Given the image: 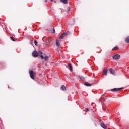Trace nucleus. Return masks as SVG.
Here are the masks:
<instances>
[{
  "instance_id": "f257e3e1",
  "label": "nucleus",
  "mask_w": 129,
  "mask_h": 129,
  "mask_svg": "<svg viewBox=\"0 0 129 129\" xmlns=\"http://www.w3.org/2000/svg\"><path fill=\"white\" fill-rule=\"evenodd\" d=\"M53 43L54 41H53V39L51 38H48L46 40V45H48L49 47H50V46H52Z\"/></svg>"
},
{
  "instance_id": "f03ea898",
  "label": "nucleus",
  "mask_w": 129,
  "mask_h": 129,
  "mask_svg": "<svg viewBox=\"0 0 129 129\" xmlns=\"http://www.w3.org/2000/svg\"><path fill=\"white\" fill-rule=\"evenodd\" d=\"M29 74L31 78H32V79H34V76L35 75V72H34L33 71H31L29 70Z\"/></svg>"
},
{
  "instance_id": "7ed1b4c3",
  "label": "nucleus",
  "mask_w": 129,
  "mask_h": 129,
  "mask_svg": "<svg viewBox=\"0 0 129 129\" xmlns=\"http://www.w3.org/2000/svg\"><path fill=\"white\" fill-rule=\"evenodd\" d=\"M113 60H118L120 59V55L119 54H115L113 56Z\"/></svg>"
},
{
  "instance_id": "20e7f679",
  "label": "nucleus",
  "mask_w": 129,
  "mask_h": 129,
  "mask_svg": "<svg viewBox=\"0 0 129 129\" xmlns=\"http://www.w3.org/2000/svg\"><path fill=\"white\" fill-rule=\"evenodd\" d=\"M121 89H123V88H114L112 89L111 90L113 92H116V91H119L120 90H121Z\"/></svg>"
},
{
  "instance_id": "39448f33",
  "label": "nucleus",
  "mask_w": 129,
  "mask_h": 129,
  "mask_svg": "<svg viewBox=\"0 0 129 129\" xmlns=\"http://www.w3.org/2000/svg\"><path fill=\"white\" fill-rule=\"evenodd\" d=\"M40 57L41 59H43L45 60V61H48V59H49V56H45L44 57L43 55H40Z\"/></svg>"
},
{
  "instance_id": "423d86ee",
  "label": "nucleus",
  "mask_w": 129,
  "mask_h": 129,
  "mask_svg": "<svg viewBox=\"0 0 129 129\" xmlns=\"http://www.w3.org/2000/svg\"><path fill=\"white\" fill-rule=\"evenodd\" d=\"M32 56H33V57H38V53L37 51H34L32 53Z\"/></svg>"
},
{
  "instance_id": "0eeeda50",
  "label": "nucleus",
  "mask_w": 129,
  "mask_h": 129,
  "mask_svg": "<svg viewBox=\"0 0 129 129\" xmlns=\"http://www.w3.org/2000/svg\"><path fill=\"white\" fill-rule=\"evenodd\" d=\"M67 34H68V32H67V33H63L59 37V39H63L65 36H66V35H67Z\"/></svg>"
},
{
  "instance_id": "6e6552de",
  "label": "nucleus",
  "mask_w": 129,
  "mask_h": 129,
  "mask_svg": "<svg viewBox=\"0 0 129 129\" xmlns=\"http://www.w3.org/2000/svg\"><path fill=\"white\" fill-rule=\"evenodd\" d=\"M109 71L110 73H111V74H113V75H114V71H113V70H112V69H109Z\"/></svg>"
},
{
  "instance_id": "1a4fd4ad",
  "label": "nucleus",
  "mask_w": 129,
  "mask_h": 129,
  "mask_svg": "<svg viewBox=\"0 0 129 129\" xmlns=\"http://www.w3.org/2000/svg\"><path fill=\"white\" fill-rule=\"evenodd\" d=\"M79 77L81 79V80H82L83 81H84V80H85V78L82 76H79Z\"/></svg>"
},
{
  "instance_id": "9d476101",
  "label": "nucleus",
  "mask_w": 129,
  "mask_h": 129,
  "mask_svg": "<svg viewBox=\"0 0 129 129\" xmlns=\"http://www.w3.org/2000/svg\"><path fill=\"white\" fill-rule=\"evenodd\" d=\"M60 89H61V90H63V91H65V90H66V87H65V86L62 85V86L61 87Z\"/></svg>"
},
{
  "instance_id": "9b49d317",
  "label": "nucleus",
  "mask_w": 129,
  "mask_h": 129,
  "mask_svg": "<svg viewBox=\"0 0 129 129\" xmlns=\"http://www.w3.org/2000/svg\"><path fill=\"white\" fill-rule=\"evenodd\" d=\"M100 126H101V127H102L103 128H104V129H106V126L103 124V123H101L100 124Z\"/></svg>"
},
{
  "instance_id": "f8f14e48",
  "label": "nucleus",
  "mask_w": 129,
  "mask_h": 129,
  "mask_svg": "<svg viewBox=\"0 0 129 129\" xmlns=\"http://www.w3.org/2000/svg\"><path fill=\"white\" fill-rule=\"evenodd\" d=\"M60 2L63 4H67L68 3V0H60Z\"/></svg>"
},
{
  "instance_id": "ddd939ff",
  "label": "nucleus",
  "mask_w": 129,
  "mask_h": 129,
  "mask_svg": "<svg viewBox=\"0 0 129 129\" xmlns=\"http://www.w3.org/2000/svg\"><path fill=\"white\" fill-rule=\"evenodd\" d=\"M56 45L58 47V48H60V42H59V41L56 40Z\"/></svg>"
},
{
  "instance_id": "4468645a",
  "label": "nucleus",
  "mask_w": 129,
  "mask_h": 129,
  "mask_svg": "<svg viewBox=\"0 0 129 129\" xmlns=\"http://www.w3.org/2000/svg\"><path fill=\"white\" fill-rule=\"evenodd\" d=\"M107 71H108L107 69H105V70H104L103 72V74H104V75H107Z\"/></svg>"
},
{
  "instance_id": "2eb2a0df",
  "label": "nucleus",
  "mask_w": 129,
  "mask_h": 129,
  "mask_svg": "<svg viewBox=\"0 0 129 129\" xmlns=\"http://www.w3.org/2000/svg\"><path fill=\"white\" fill-rule=\"evenodd\" d=\"M69 66V69L70 70V71L72 72L73 71V69H72V65L71 64H68Z\"/></svg>"
},
{
  "instance_id": "dca6fc26",
  "label": "nucleus",
  "mask_w": 129,
  "mask_h": 129,
  "mask_svg": "<svg viewBox=\"0 0 129 129\" xmlns=\"http://www.w3.org/2000/svg\"><path fill=\"white\" fill-rule=\"evenodd\" d=\"M125 43L127 44H128L129 43V37L126 38L125 40Z\"/></svg>"
},
{
  "instance_id": "f3484780",
  "label": "nucleus",
  "mask_w": 129,
  "mask_h": 129,
  "mask_svg": "<svg viewBox=\"0 0 129 129\" xmlns=\"http://www.w3.org/2000/svg\"><path fill=\"white\" fill-rule=\"evenodd\" d=\"M84 85H85L86 86H91V84H90L87 82H86L85 83Z\"/></svg>"
},
{
  "instance_id": "a211bd4d",
  "label": "nucleus",
  "mask_w": 129,
  "mask_h": 129,
  "mask_svg": "<svg viewBox=\"0 0 129 129\" xmlns=\"http://www.w3.org/2000/svg\"><path fill=\"white\" fill-rule=\"evenodd\" d=\"M118 47H117V46H115L112 49V51H114V50H118Z\"/></svg>"
},
{
  "instance_id": "6ab92c4d",
  "label": "nucleus",
  "mask_w": 129,
  "mask_h": 129,
  "mask_svg": "<svg viewBox=\"0 0 129 129\" xmlns=\"http://www.w3.org/2000/svg\"><path fill=\"white\" fill-rule=\"evenodd\" d=\"M34 44H35V46H37V45H38V42H37L36 40H35Z\"/></svg>"
},
{
  "instance_id": "aec40b11",
  "label": "nucleus",
  "mask_w": 129,
  "mask_h": 129,
  "mask_svg": "<svg viewBox=\"0 0 129 129\" xmlns=\"http://www.w3.org/2000/svg\"><path fill=\"white\" fill-rule=\"evenodd\" d=\"M38 54L39 55H42V51H39Z\"/></svg>"
},
{
  "instance_id": "412c9836",
  "label": "nucleus",
  "mask_w": 129,
  "mask_h": 129,
  "mask_svg": "<svg viewBox=\"0 0 129 129\" xmlns=\"http://www.w3.org/2000/svg\"><path fill=\"white\" fill-rule=\"evenodd\" d=\"M11 39L12 41H13V42H15V40H14V38L11 37Z\"/></svg>"
},
{
  "instance_id": "4be33fe9",
  "label": "nucleus",
  "mask_w": 129,
  "mask_h": 129,
  "mask_svg": "<svg viewBox=\"0 0 129 129\" xmlns=\"http://www.w3.org/2000/svg\"><path fill=\"white\" fill-rule=\"evenodd\" d=\"M86 109V111L87 112V111H89V109L88 108H86L85 109Z\"/></svg>"
},
{
  "instance_id": "5701e85b",
  "label": "nucleus",
  "mask_w": 129,
  "mask_h": 129,
  "mask_svg": "<svg viewBox=\"0 0 129 129\" xmlns=\"http://www.w3.org/2000/svg\"><path fill=\"white\" fill-rule=\"evenodd\" d=\"M70 11V8H68V12H69Z\"/></svg>"
},
{
  "instance_id": "b1692460",
  "label": "nucleus",
  "mask_w": 129,
  "mask_h": 129,
  "mask_svg": "<svg viewBox=\"0 0 129 129\" xmlns=\"http://www.w3.org/2000/svg\"><path fill=\"white\" fill-rule=\"evenodd\" d=\"M53 33H55V29L53 28Z\"/></svg>"
},
{
  "instance_id": "393cba45",
  "label": "nucleus",
  "mask_w": 129,
  "mask_h": 129,
  "mask_svg": "<svg viewBox=\"0 0 129 129\" xmlns=\"http://www.w3.org/2000/svg\"><path fill=\"white\" fill-rule=\"evenodd\" d=\"M63 11H64V10L61 9V12H63Z\"/></svg>"
},
{
  "instance_id": "a878e982",
  "label": "nucleus",
  "mask_w": 129,
  "mask_h": 129,
  "mask_svg": "<svg viewBox=\"0 0 129 129\" xmlns=\"http://www.w3.org/2000/svg\"><path fill=\"white\" fill-rule=\"evenodd\" d=\"M51 2H54V0H50Z\"/></svg>"
},
{
  "instance_id": "bb28decb",
  "label": "nucleus",
  "mask_w": 129,
  "mask_h": 129,
  "mask_svg": "<svg viewBox=\"0 0 129 129\" xmlns=\"http://www.w3.org/2000/svg\"><path fill=\"white\" fill-rule=\"evenodd\" d=\"M45 2L46 3H47V0H45Z\"/></svg>"
}]
</instances>
